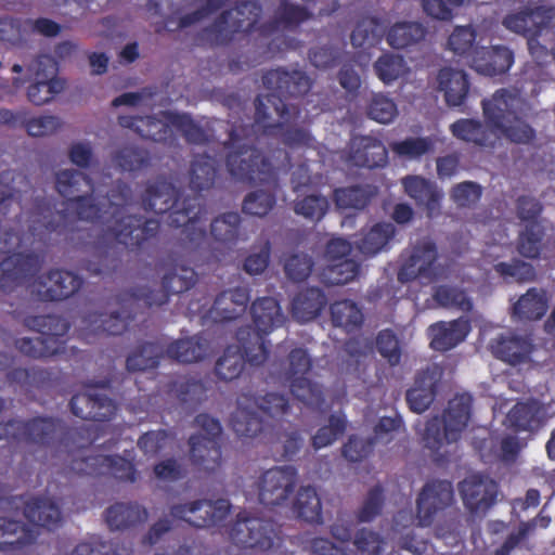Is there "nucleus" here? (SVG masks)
Segmentation results:
<instances>
[{
    "label": "nucleus",
    "instance_id": "nucleus-1",
    "mask_svg": "<svg viewBox=\"0 0 555 555\" xmlns=\"http://www.w3.org/2000/svg\"><path fill=\"white\" fill-rule=\"evenodd\" d=\"M56 189L59 193L67 198V211L74 215L57 212L53 219L43 223L39 214L23 212L14 222L0 227V242L30 240L35 235L44 232H70L81 230L80 222L93 221L107 214V209L100 214V209L91 204L86 197L92 192L90 180L75 169H62L56 173Z\"/></svg>",
    "mask_w": 555,
    "mask_h": 555
},
{
    "label": "nucleus",
    "instance_id": "nucleus-2",
    "mask_svg": "<svg viewBox=\"0 0 555 555\" xmlns=\"http://www.w3.org/2000/svg\"><path fill=\"white\" fill-rule=\"evenodd\" d=\"M469 405L468 396L453 399L442 420L435 418L420 429L425 446L440 456L448 454L450 452L448 447L457 440L467 424Z\"/></svg>",
    "mask_w": 555,
    "mask_h": 555
},
{
    "label": "nucleus",
    "instance_id": "nucleus-3",
    "mask_svg": "<svg viewBox=\"0 0 555 555\" xmlns=\"http://www.w3.org/2000/svg\"><path fill=\"white\" fill-rule=\"evenodd\" d=\"M287 164V153L282 150L262 157L258 151L245 146H237V150L231 151L227 159L231 176L249 182L267 181L275 170L286 167Z\"/></svg>",
    "mask_w": 555,
    "mask_h": 555
},
{
    "label": "nucleus",
    "instance_id": "nucleus-4",
    "mask_svg": "<svg viewBox=\"0 0 555 555\" xmlns=\"http://www.w3.org/2000/svg\"><path fill=\"white\" fill-rule=\"evenodd\" d=\"M129 196L130 190L125 185L118 188V194L113 192L107 201V214L101 216L102 223L117 236L129 235L137 243L152 238L158 230V220L149 218L142 223L141 219L135 217H125L121 209L128 206Z\"/></svg>",
    "mask_w": 555,
    "mask_h": 555
},
{
    "label": "nucleus",
    "instance_id": "nucleus-5",
    "mask_svg": "<svg viewBox=\"0 0 555 555\" xmlns=\"http://www.w3.org/2000/svg\"><path fill=\"white\" fill-rule=\"evenodd\" d=\"M176 190L171 183L165 180H158L146 186L143 195V205L145 209H151L156 214H163L170 208L173 211L169 215L171 224L177 227L184 225L194 220L198 212V203L192 198L188 205L175 201Z\"/></svg>",
    "mask_w": 555,
    "mask_h": 555
},
{
    "label": "nucleus",
    "instance_id": "nucleus-6",
    "mask_svg": "<svg viewBox=\"0 0 555 555\" xmlns=\"http://www.w3.org/2000/svg\"><path fill=\"white\" fill-rule=\"evenodd\" d=\"M135 128L142 137L154 141L165 140L173 128L180 130L191 142L199 143L205 140L204 132L186 115L166 113L164 119L140 118Z\"/></svg>",
    "mask_w": 555,
    "mask_h": 555
},
{
    "label": "nucleus",
    "instance_id": "nucleus-7",
    "mask_svg": "<svg viewBox=\"0 0 555 555\" xmlns=\"http://www.w3.org/2000/svg\"><path fill=\"white\" fill-rule=\"evenodd\" d=\"M401 184L406 195L425 210L428 218L440 214L443 192L435 182L422 176L411 175L402 178Z\"/></svg>",
    "mask_w": 555,
    "mask_h": 555
},
{
    "label": "nucleus",
    "instance_id": "nucleus-8",
    "mask_svg": "<svg viewBox=\"0 0 555 555\" xmlns=\"http://www.w3.org/2000/svg\"><path fill=\"white\" fill-rule=\"evenodd\" d=\"M524 106L522 100L516 93L505 90L495 92L491 99L482 102L486 121L496 131L505 122H512V117H516V114H521Z\"/></svg>",
    "mask_w": 555,
    "mask_h": 555
},
{
    "label": "nucleus",
    "instance_id": "nucleus-9",
    "mask_svg": "<svg viewBox=\"0 0 555 555\" xmlns=\"http://www.w3.org/2000/svg\"><path fill=\"white\" fill-rule=\"evenodd\" d=\"M310 366L306 352L301 349L294 350L291 354L289 387L292 393L307 405L318 404L321 391L305 376Z\"/></svg>",
    "mask_w": 555,
    "mask_h": 555
},
{
    "label": "nucleus",
    "instance_id": "nucleus-10",
    "mask_svg": "<svg viewBox=\"0 0 555 555\" xmlns=\"http://www.w3.org/2000/svg\"><path fill=\"white\" fill-rule=\"evenodd\" d=\"M461 493L464 504L469 511L483 513L494 503L498 487L493 480L474 475L462 482Z\"/></svg>",
    "mask_w": 555,
    "mask_h": 555
},
{
    "label": "nucleus",
    "instance_id": "nucleus-11",
    "mask_svg": "<svg viewBox=\"0 0 555 555\" xmlns=\"http://www.w3.org/2000/svg\"><path fill=\"white\" fill-rule=\"evenodd\" d=\"M295 483V474L291 469L274 468L266 472L257 488L258 498L264 504H281L287 500Z\"/></svg>",
    "mask_w": 555,
    "mask_h": 555
},
{
    "label": "nucleus",
    "instance_id": "nucleus-12",
    "mask_svg": "<svg viewBox=\"0 0 555 555\" xmlns=\"http://www.w3.org/2000/svg\"><path fill=\"white\" fill-rule=\"evenodd\" d=\"M513 63V56L504 47H474L470 65L479 74L494 76L505 73Z\"/></svg>",
    "mask_w": 555,
    "mask_h": 555
},
{
    "label": "nucleus",
    "instance_id": "nucleus-13",
    "mask_svg": "<svg viewBox=\"0 0 555 555\" xmlns=\"http://www.w3.org/2000/svg\"><path fill=\"white\" fill-rule=\"evenodd\" d=\"M453 499L451 483L437 481L427 485L417 500V519L421 526L430 524L433 515L449 505Z\"/></svg>",
    "mask_w": 555,
    "mask_h": 555
},
{
    "label": "nucleus",
    "instance_id": "nucleus-14",
    "mask_svg": "<svg viewBox=\"0 0 555 555\" xmlns=\"http://www.w3.org/2000/svg\"><path fill=\"white\" fill-rule=\"evenodd\" d=\"M353 253L352 245H328L326 278L330 283L344 284L357 275L358 263L350 257Z\"/></svg>",
    "mask_w": 555,
    "mask_h": 555
},
{
    "label": "nucleus",
    "instance_id": "nucleus-15",
    "mask_svg": "<svg viewBox=\"0 0 555 555\" xmlns=\"http://www.w3.org/2000/svg\"><path fill=\"white\" fill-rule=\"evenodd\" d=\"M435 249L431 245H414L403 259L399 279L409 281L415 278L427 279L434 271Z\"/></svg>",
    "mask_w": 555,
    "mask_h": 555
},
{
    "label": "nucleus",
    "instance_id": "nucleus-16",
    "mask_svg": "<svg viewBox=\"0 0 555 555\" xmlns=\"http://www.w3.org/2000/svg\"><path fill=\"white\" fill-rule=\"evenodd\" d=\"M259 13L260 9L251 2L228 11L216 25L220 41L228 39L230 33L249 30L258 22Z\"/></svg>",
    "mask_w": 555,
    "mask_h": 555
},
{
    "label": "nucleus",
    "instance_id": "nucleus-17",
    "mask_svg": "<svg viewBox=\"0 0 555 555\" xmlns=\"http://www.w3.org/2000/svg\"><path fill=\"white\" fill-rule=\"evenodd\" d=\"M80 284L79 278L69 271H52L40 280L35 291L43 298L59 300L73 295Z\"/></svg>",
    "mask_w": 555,
    "mask_h": 555
},
{
    "label": "nucleus",
    "instance_id": "nucleus-18",
    "mask_svg": "<svg viewBox=\"0 0 555 555\" xmlns=\"http://www.w3.org/2000/svg\"><path fill=\"white\" fill-rule=\"evenodd\" d=\"M555 414V403L542 408L538 401L516 404L507 414V424L520 430H533L548 416Z\"/></svg>",
    "mask_w": 555,
    "mask_h": 555
},
{
    "label": "nucleus",
    "instance_id": "nucleus-19",
    "mask_svg": "<svg viewBox=\"0 0 555 555\" xmlns=\"http://www.w3.org/2000/svg\"><path fill=\"white\" fill-rule=\"evenodd\" d=\"M440 369L436 365L428 367L426 372L417 375L406 395L410 408L414 412H424L433 402L435 386L440 379Z\"/></svg>",
    "mask_w": 555,
    "mask_h": 555
},
{
    "label": "nucleus",
    "instance_id": "nucleus-20",
    "mask_svg": "<svg viewBox=\"0 0 555 555\" xmlns=\"http://www.w3.org/2000/svg\"><path fill=\"white\" fill-rule=\"evenodd\" d=\"M228 509L229 503L225 500H220L215 504L203 502L176 507L173 514L193 526L202 527L221 520Z\"/></svg>",
    "mask_w": 555,
    "mask_h": 555
},
{
    "label": "nucleus",
    "instance_id": "nucleus-21",
    "mask_svg": "<svg viewBox=\"0 0 555 555\" xmlns=\"http://www.w3.org/2000/svg\"><path fill=\"white\" fill-rule=\"evenodd\" d=\"M541 211L539 202L531 197H520L517 204L519 218L525 221L520 231V243H539L547 230L544 220H535Z\"/></svg>",
    "mask_w": 555,
    "mask_h": 555
},
{
    "label": "nucleus",
    "instance_id": "nucleus-22",
    "mask_svg": "<svg viewBox=\"0 0 555 555\" xmlns=\"http://www.w3.org/2000/svg\"><path fill=\"white\" fill-rule=\"evenodd\" d=\"M350 160L369 168L387 163V150L382 142L370 137H354L350 144Z\"/></svg>",
    "mask_w": 555,
    "mask_h": 555
},
{
    "label": "nucleus",
    "instance_id": "nucleus-23",
    "mask_svg": "<svg viewBox=\"0 0 555 555\" xmlns=\"http://www.w3.org/2000/svg\"><path fill=\"white\" fill-rule=\"evenodd\" d=\"M554 17L555 10L538 8L534 11L520 12L507 16L504 20V25L515 33L535 36L540 34Z\"/></svg>",
    "mask_w": 555,
    "mask_h": 555
},
{
    "label": "nucleus",
    "instance_id": "nucleus-24",
    "mask_svg": "<svg viewBox=\"0 0 555 555\" xmlns=\"http://www.w3.org/2000/svg\"><path fill=\"white\" fill-rule=\"evenodd\" d=\"M468 332L469 325L466 320L439 322L429 327L430 345L436 350H449L460 344Z\"/></svg>",
    "mask_w": 555,
    "mask_h": 555
},
{
    "label": "nucleus",
    "instance_id": "nucleus-25",
    "mask_svg": "<svg viewBox=\"0 0 555 555\" xmlns=\"http://www.w3.org/2000/svg\"><path fill=\"white\" fill-rule=\"evenodd\" d=\"M438 88L448 105L459 106L467 96L469 83L463 70L446 67L438 74Z\"/></svg>",
    "mask_w": 555,
    "mask_h": 555
},
{
    "label": "nucleus",
    "instance_id": "nucleus-26",
    "mask_svg": "<svg viewBox=\"0 0 555 555\" xmlns=\"http://www.w3.org/2000/svg\"><path fill=\"white\" fill-rule=\"evenodd\" d=\"M450 131L459 140L470 142L480 146H493L499 140L496 130L482 126L474 119H460L450 126Z\"/></svg>",
    "mask_w": 555,
    "mask_h": 555
},
{
    "label": "nucleus",
    "instance_id": "nucleus-27",
    "mask_svg": "<svg viewBox=\"0 0 555 555\" xmlns=\"http://www.w3.org/2000/svg\"><path fill=\"white\" fill-rule=\"evenodd\" d=\"M491 349L503 361L518 364L529 359L532 352V345L527 338H520L512 333H506L491 344Z\"/></svg>",
    "mask_w": 555,
    "mask_h": 555
},
{
    "label": "nucleus",
    "instance_id": "nucleus-28",
    "mask_svg": "<svg viewBox=\"0 0 555 555\" xmlns=\"http://www.w3.org/2000/svg\"><path fill=\"white\" fill-rule=\"evenodd\" d=\"M548 307L546 295L537 289H530L513 306V317L520 321H534L541 319Z\"/></svg>",
    "mask_w": 555,
    "mask_h": 555
},
{
    "label": "nucleus",
    "instance_id": "nucleus-29",
    "mask_svg": "<svg viewBox=\"0 0 555 555\" xmlns=\"http://www.w3.org/2000/svg\"><path fill=\"white\" fill-rule=\"evenodd\" d=\"M211 234L220 243L249 240L236 212H228L216 218L211 223Z\"/></svg>",
    "mask_w": 555,
    "mask_h": 555
},
{
    "label": "nucleus",
    "instance_id": "nucleus-30",
    "mask_svg": "<svg viewBox=\"0 0 555 555\" xmlns=\"http://www.w3.org/2000/svg\"><path fill=\"white\" fill-rule=\"evenodd\" d=\"M254 324L260 333H268L283 323L280 307L273 298H262L251 307Z\"/></svg>",
    "mask_w": 555,
    "mask_h": 555
},
{
    "label": "nucleus",
    "instance_id": "nucleus-31",
    "mask_svg": "<svg viewBox=\"0 0 555 555\" xmlns=\"http://www.w3.org/2000/svg\"><path fill=\"white\" fill-rule=\"evenodd\" d=\"M247 301L248 294L244 288L225 292L216 300L211 318L215 321L232 319L244 310Z\"/></svg>",
    "mask_w": 555,
    "mask_h": 555
},
{
    "label": "nucleus",
    "instance_id": "nucleus-32",
    "mask_svg": "<svg viewBox=\"0 0 555 555\" xmlns=\"http://www.w3.org/2000/svg\"><path fill=\"white\" fill-rule=\"evenodd\" d=\"M377 77L386 85L405 78L410 73L404 59L399 54L387 53L377 59L374 63Z\"/></svg>",
    "mask_w": 555,
    "mask_h": 555
},
{
    "label": "nucleus",
    "instance_id": "nucleus-33",
    "mask_svg": "<svg viewBox=\"0 0 555 555\" xmlns=\"http://www.w3.org/2000/svg\"><path fill=\"white\" fill-rule=\"evenodd\" d=\"M197 422L208 437L191 438L192 454L195 459L203 460L204 455L202 452L204 450L215 460L218 457V450L215 448L216 443L212 441V438L220 434V425L215 418L209 416H199Z\"/></svg>",
    "mask_w": 555,
    "mask_h": 555
},
{
    "label": "nucleus",
    "instance_id": "nucleus-34",
    "mask_svg": "<svg viewBox=\"0 0 555 555\" xmlns=\"http://www.w3.org/2000/svg\"><path fill=\"white\" fill-rule=\"evenodd\" d=\"M267 530L261 521L257 519L238 520L235 528V540L247 546H259L268 548L271 546V540L266 535Z\"/></svg>",
    "mask_w": 555,
    "mask_h": 555
},
{
    "label": "nucleus",
    "instance_id": "nucleus-35",
    "mask_svg": "<svg viewBox=\"0 0 555 555\" xmlns=\"http://www.w3.org/2000/svg\"><path fill=\"white\" fill-rule=\"evenodd\" d=\"M425 36L424 27L416 22H402L395 24L388 31L387 41L396 48L402 49L418 42Z\"/></svg>",
    "mask_w": 555,
    "mask_h": 555
},
{
    "label": "nucleus",
    "instance_id": "nucleus-36",
    "mask_svg": "<svg viewBox=\"0 0 555 555\" xmlns=\"http://www.w3.org/2000/svg\"><path fill=\"white\" fill-rule=\"evenodd\" d=\"M215 162L207 156H199L192 163L190 171V185L193 190H209L216 180Z\"/></svg>",
    "mask_w": 555,
    "mask_h": 555
},
{
    "label": "nucleus",
    "instance_id": "nucleus-37",
    "mask_svg": "<svg viewBox=\"0 0 555 555\" xmlns=\"http://www.w3.org/2000/svg\"><path fill=\"white\" fill-rule=\"evenodd\" d=\"M324 305V297L318 289L300 294L293 304L294 317L300 322H307L317 317Z\"/></svg>",
    "mask_w": 555,
    "mask_h": 555
},
{
    "label": "nucleus",
    "instance_id": "nucleus-38",
    "mask_svg": "<svg viewBox=\"0 0 555 555\" xmlns=\"http://www.w3.org/2000/svg\"><path fill=\"white\" fill-rule=\"evenodd\" d=\"M25 516L30 522L51 528L60 520L57 506L49 500L34 501L27 504Z\"/></svg>",
    "mask_w": 555,
    "mask_h": 555
},
{
    "label": "nucleus",
    "instance_id": "nucleus-39",
    "mask_svg": "<svg viewBox=\"0 0 555 555\" xmlns=\"http://www.w3.org/2000/svg\"><path fill=\"white\" fill-rule=\"evenodd\" d=\"M23 126L33 138H47L56 134L63 128V121L57 116L39 115L23 121Z\"/></svg>",
    "mask_w": 555,
    "mask_h": 555
},
{
    "label": "nucleus",
    "instance_id": "nucleus-40",
    "mask_svg": "<svg viewBox=\"0 0 555 555\" xmlns=\"http://www.w3.org/2000/svg\"><path fill=\"white\" fill-rule=\"evenodd\" d=\"M366 112L371 119L379 124H390L398 115V107L392 99L376 93L370 99Z\"/></svg>",
    "mask_w": 555,
    "mask_h": 555
},
{
    "label": "nucleus",
    "instance_id": "nucleus-41",
    "mask_svg": "<svg viewBox=\"0 0 555 555\" xmlns=\"http://www.w3.org/2000/svg\"><path fill=\"white\" fill-rule=\"evenodd\" d=\"M384 33V26L378 20L366 17L360 21L351 34V42L354 47L373 46Z\"/></svg>",
    "mask_w": 555,
    "mask_h": 555
},
{
    "label": "nucleus",
    "instance_id": "nucleus-42",
    "mask_svg": "<svg viewBox=\"0 0 555 555\" xmlns=\"http://www.w3.org/2000/svg\"><path fill=\"white\" fill-rule=\"evenodd\" d=\"M434 143L429 138H408L400 142H393L391 150L400 157L416 159L433 151Z\"/></svg>",
    "mask_w": 555,
    "mask_h": 555
},
{
    "label": "nucleus",
    "instance_id": "nucleus-43",
    "mask_svg": "<svg viewBox=\"0 0 555 555\" xmlns=\"http://www.w3.org/2000/svg\"><path fill=\"white\" fill-rule=\"evenodd\" d=\"M64 88V80L31 81L27 90V96L31 103L43 105L51 101L54 95L61 93Z\"/></svg>",
    "mask_w": 555,
    "mask_h": 555
},
{
    "label": "nucleus",
    "instance_id": "nucleus-44",
    "mask_svg": "<svg viewBox=\"0 0 555 555\" xmlns=\"http://www.w3.org/2000/svg\"><path fill=\"white\" fill-rule=\"evenodd\" d=\"M295 506L300 517L308 521H317L320 518L321 504L315 491L304 488L297 494Z\"/></svg>",
    "mask_w": 555,
    "mask_h": 555
},
{
    "label": "nucleus",
    "instance_id": "nucleus-45",
    "mask_svg": "<svg viewBox=\"0 0 555 555\" xmlns=\"http://www.w3.org/2000/svg\"><path fill=\"white\" fill-rule=\"evenodd\" d=\"M286 112V105L283 101L274 95H264L258 99V103L256 106V120L262 127H267L264 124L266 119H272L273 114L278 116V118H283Z\"/></svg>",
    "mask_w": 555,
    "mask_h": 555
},
{
    "label": "nucleus",
    "instance_id": "nucleus-46",
    "mask_svg": "<svg viewBox=\"0 0 555 555\" xmlns=\"http://www.w3.org/2000/svg\"><path fill=\"white\" fill-rule=\"evenodd\" d=\"M332 318L338 326L352 327L361 323L362 313L353 302L345 300L333 305Z\"/></svg>",
    "mask_w": 555,
    "mask_h": 555
},
{
    "label": "nucleus",
    "instance_id": "nucleus-47",
    "mask_svg": "<svg viewBox=\"0 0 555 555\" xmlns=\"http://www.w3.org/2000/svg\"><path fill=\"white\" fill-rule=\"evenodd\" d=\"M520 114H516V117H512V122H505L504 127L498 129L499 139L504 135L508 140L516 143H528L534 137L532 128L520 120Z\"/></svg>",
    "mask_w": 555,
    "mask_h": 555
},
{
    "label": "nucleus",
    "instance_id": "nucleus-48",
    "mask_svg": "<svg viewBox=\"0 0 555 555\" xmlns=\"http://www.w3.org/2000/svg\"><path fill=\"white\" fill-rule=\"evenodd\" d=\"M28 73L31 81L62 80L57 77L56 62L48 55H42L33 61L28 67Z\"/></svg>",
    "mask_w": 555,
    "mask_h": 555
},
{
    "label": "nucleus",
    "instance_id": "nucleus-49",
    "mask_svg": "<svg viewBox=\"0 0 555 555\" xmlns=\"http://www.w3.org/2000/svg\"><path fill=\"white\" fill-rule=\"evenodd\" d=\"M243 367V357L237 348H229L217 363V374L223 379L237 377Z\"/></svg>",
    "mask_w": 555,
    "mask_h": 555
},
{
    "label": "nucleus",
    "instance_id": "nucleus-50",
    "mask_svg": "<svg viewBox=\"0 0 555 555\" xmlns=\"http://www.w3.org/2000/svg\"><path fill=\"white\" fill-rule=\"evenodd\" d=\"M335 201L339 209H362L369 202V194L360 188L341 189L335 192Z\"/></svg>",
    "mask_w": 555,
    "mask_h": 555
},
{
    "label": "nucleus",
    "instance_id": "nucleus-51",
    "mask_svg": "<svg viewBox=\"0 0 555 555\" xmlns=\"http://www.w3.org/2000/svg\"><path fill=\"white\" fill-rule=\"evenodd\" d=\"M328 208V202L323 196L311 195L295 205V212L311 220L321 219Z\"/></svg>",
    "mask_w": 555,
    "mask_h": 555
},
{
    "label": "nucleus",
    "instance_id": "nucleus-52",
    "mask_svg": "<svg viewBox=\"0 0 555 555\" xmlns=\"http://www.w3.org/2000/svg\"><path fill=\"white\" fill-rule=\"evenodd\" d=\"M345 429V418L341 415H333L328 426L321 427L313 436L312 442L315 449L331 444Z\"/></svg>",
    "mask_w": 555,
    "mask_h": 555
},
{
    "label": "nucleus",
    "instance_id": "nucleus-53",
    "mask_svg": "<svg viewBox=\"0 0 555 555\" xmlns=\"http://www.w3.org/2000/svg\"><path fill=\"white\" fill-rule=\"evenodd\" d=\"M31 540V535L25 528H20L16 522L0 519V547L4 545L24 544Z\"/></svg>",
    "mask_w": 555,
    "mask_h": 555
},
{
    "label": "nucleus",
    "instance_id": "nucleus-54",
    "mask_svg": "<svg viewBox=\"0 0 555 555\" xmlns=\"http://www.w3.org/2000/svg\"><path fill=\"white\" fill-rule=\"evenodd\" d=\"M481 195V189L474 182H462L454 185L450 197L459 207H468L477 203Z\"/></svg>",
    "mask_w": 555,
    "mask_h": 555
},
{
    "label": "nucleus",
    "instance_id": "nucleus-55",
    "mask_svg": "<svg viewBox=\"0 0 555 555\" xmlns=\"http://www.w3.org/2000/svg\"><path fill=\"white\" fill-rule=\"evenodd\" d=\"M273 196L264 191H256L246 196L244 201V210L247 214L262 217L273 207Z\"/></svg>",
    "mask_w": 555,
    "mask_h": 555
},
{
    "label": "nucleus",
    "instance_id": "nucleus-56",
    "mask_svg": "<svg viewBox=\"0 0 555 555\" xmlns=\"http://www.w3.org/2000/svg\"><path fill=\"white\" fill-rule=\"evenodd\" d=\"M92 462H100L101 467L95 469L100 474L111 473L118 478L132 479V464L121 457H96Z\"/></svg>",
    "mask_w": 555,
    "mask_h": 555
},
{
    "label": "nucleus",
    "instance_id": "nucleus-57",
    "mask_svg": "<svg viewBox=\"0 0 555 555\" xmlns=\"http://www.w3.org/2000/svg\"><path fill=\"white\" fill-rule=\"evenodd\" d=\"M168 351L181 362H193L203 357L202 347L194 339L179 340Z\"/></svg>",
    "mask_w": 555,
    "mask_h": 555
},
{
    "label": "nucleus",
    "instance_id": "nucleus-58",
    "mask_svg": "<svg viewBox=\"0 0 555 555\" xmlns=\"http://www.w3.org/2000/svg\"><path fill=\"white\" fill-rule=\"evenodd\" d=\"M476 38L474 30L468 26L456 27L449 37V48L457 54H465L473 48Z\"/></svg>",
    "mask_w": 555,
    "mask_h": 555
},
{
    "label": "nucleus",
    "instance_id": "nucleus-59",
    "mask_svg": "<svg viewBox=\"0 0 555 555\" xmlns=\"http://www.w3.org/2000/svg\"><path fill=\"white\" fill-rule=\"evenodd\" d=\"M311 270L310 259L306 255H293L285 262L287 275L296 281L306 279Z\"/></svg>",
    "mask_w": 555,
    "mask_h": 555
},
{
    "label": "nucleus",
    "instance_id": "nucleus-60",
    "mask_svg": "<svg viewBox=\"0 0 555 555\" xmlns=\"http://www.w3.org/2000/svg\"><path fill=\"white\" fill-rule=\"evenodd\" d=\"M377 347L380 354L388 360L391 365L399 362L400 352L396 337L389 332H383L378 335Z\"/></svg>",
    "mask_w": 555,
    "mask_h": 555
},
{
    "label": "nucleus",
    "instance_id": "nucleus-61",
    "mask_svg": "<svg viewBox=\"0 0 555 555\" xmlns=\"http://www.w3.org/2000/svg\"><path fill=\"white\" fill-rule=\"evenodd\" d=\"M496 271L506 278H513L518 281L529 280L533 275L532 268L520 261L513 263L500 262L496 264Z\"/></svg>",
    "mask_w": 555,
    "mask_h": 555
},
{
    "label": "nucleus",
    "instance_id": "nucleus-62",
    "mask_svg": "<svg viewBox=\"0 0 555 555\" xmlns=\"http://www.w3.org/2000/svg\"><path fill=\"white\" fill-rule=\"evenodd\" d=\"M69 159L78 167H88L93 164V151L88 142L74 143L69 149Z\"/></svg>",
    "mask_w": 555,
    "mask_h": 555
},
{
    "label": "nucleus",
    "instance_id": "nucleus-63",
    "mask_svg": "<svg viewBox=\"0 0 555 555\" xmlns=\"http://www.w3.org/2000/svg\"><path fill=\"white\" fill-rule=\"evenodd\" d=\"M435 299L441 306L456 305L462 309H468L470 307L465 295L453 288L440 287L435 294Z\"/></svg>",
    "mask_w": 555,
    "mask_h": 555
},
{
    "label": "nucleus",
    "instance_id": "nucleus-64",
    "mask_svg": "<svg viewBox=\"0 0 555 555\" xmlns=\"http://www.w3.org/2000/svg\"><path fill=\"white\" fill-rule=\"evenodd\" d=\"M144 162L145 157L143 153L132 147L121 150L116 156L117 165L124 170H135L140 168Z\"/></svg>",
    "mask_w": 555,
    "mask_h": 555
}]
</instances>
